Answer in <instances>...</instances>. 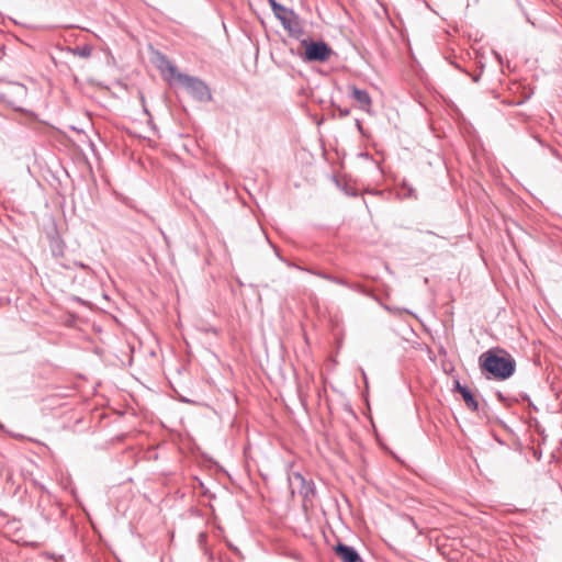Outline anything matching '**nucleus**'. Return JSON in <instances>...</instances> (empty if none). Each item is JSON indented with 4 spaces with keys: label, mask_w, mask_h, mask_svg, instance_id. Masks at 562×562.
I'll return each instance as SVG.
<instances>
[{
    "label": "nucleus",
    "mask_w": 562,
    "mask_h": 562,
    "mask_svg": "<svg viewBox=\"0 0 562 562\" xmlns=\"http://www.w3.org/2000/svg\"><path fill=\"white\" fill-rule=\"evenodd\" d=\"M346 193H347L348 195H356V192H355V191H350V190H347V191H346Z\"/></svg>",
    "instance_id": "16"
},
{
    "label": "nucleus",
    "mask_w": 562,
    "mask_h": 562,
    "mask_svg": "<svg viewBox=\"0 0 562 562\" xmlns=\"http://www.w3.org/2000/svg\"><path fill=\"white\" fill-rule=\"evenodd\" d=\"M199 538H200V541H202L205 538V535L204 533H200Z\"/></svg>",
    "instance_id": "18"
},
{
    "label": "nucleus",
    "mask_w": 562,
    "mask_h": 562,
    "mask_svg": "<svg viewBox=\"0 0 562 562\" xmlns=\"http://www.w3.org/2000/svg\"><path fill=\"white\" fill-rule=\"evenodd\" d=\"M350 97L359 104V108L367 112L371 113L372 108V99L367 90L359 89L357 86H350Z\"/></svg>",
    "instance_id": "6"
},
{
    "label": "nucleus",
    "mask_w": 562,
    "mask_h": 562,
    "mask_svg": "<svg viewBox=\"0 0 562 562\" xmlns=\"http://www.w3.org/2000/svg\"><path fill=\"white\" fill-rule=\"evenodd\" d=\"M166 70L181 83L194 100L203 103L212 100L211 89L202 79L180 72L169 60H166Z\"/></svg>",
    "instance_id": "2"
},
{
    "label": "nucleus",
    "mask_w": 562,
    "mask_h": 562,
    "mask_svg": "<svg viewBox=\"0 0 562 562\" xmlns=\"http://www.w3.org/2000/svg\"><path fill=\"white\" fill-rule=\"evenodd\" d=\"M338 113L340 117H346L350 114V110L348 108H338Z\"/></svg>",
    "instance_id": "13"
},
{
    "label": "nucleus",
    "mask_w": 562,
    "mask_h": 562,
    "mask_svg": "<svg viewBox=\"0 0 562 562\" xmlns=\"http://www.w3.org/2000/svg\"><path fill=\"white\" fill-rule=\"evenodd\" d=\"M356 126H357L358 131L362 133V124L359 120H356Z\"/></svg>",
    "instance_id": "14"
},
{
    "label": "nucleus",
    "mask_w": 562,
    "mask_h": 562,
    "mask_svg": "<svg viewBox=\"0 0 562 562\" xmlns=\"http://www.w3.org/2000/svg\"><path fill=\"white\" fill-rule=\"evenodd\" d=\"M403 190H406V192L403 193V195L405 198H414L415 196V191L412 187H407L406 184H404Z\"/></svg>",
    "instance_id": "12"
},
{
    "label": "nucleus",
    "mask_w": 562,
    "mask_h": 562,
    "mask_svg": "<svg viewBox=\"0 0 562 562\" xmlns=\"http://www.w3.org/2000/svg\"><path fill=\"white\" fill-rule=\"evenodd\" d=\"M75 56H79L81 58H88L91 56L92 48L89 45L77 46L69 49Z\"/></svg>",
    "instance_id": "10"
},
{
    "label": "nucleus",
    "mask_w": 562,
    "mask_h": 562,
    "mask_svg": "<svg viewBox=\"0 0 562 562\" xmlns=\"http://www.w3.org/2000/svg\"><path fill=\"white\" fill-rule=\"evenodd\" d=\"M315 276L322 278V279H325L329 282H333L335 284H339V285H342V286H346V288H349L353 291H361V286L357 283H350L348 282L347 280L345 279H341V278H337V277H334L331 274H328L326 272H323V271H318V272H314Z\"/></svg>",
    "instance_id": "8"
},
{
    "label": "nucleus",
    "mask_w": 562,
    "mask_h": 562,
    "mask_svg": "<svg viewBox=\"0 0 562 562\" xmlns=\"http://www.w3.org/2000/svg\"><path fill=\"white\" fill-rule=\"evenodd\" d=\"M290 487L292 493L297 492L304 501V504L314 496L315 485L313 481H307L300 472H294L289 476Z\"/></svg>",
    "instance_id": "5"
},
{
    "label": "nucleus",
    "mask_w": 562,
    "mask_h": 562,
    "mask_svg": "<svg viewBox=\"0 0 562 562\" xmlns=\"http://www.w3.org/2000/svg\"><path fill=\"white\" fill-rule=\"evenodd\" d=\"M385 308H386V310H389V311H392V312H394V313L400 312V310H398V308H394V310H393V308H390V306H386Z\"/></svg>",
    "instance_id": "15"
},
{
    "label": "nucleus",
    "mask_w": 562,
    "mask_h": 562,
    "mask_svg": "<svg viewBox=\"0 0 562 562\" xmlns=\"http://www.w3.org/2000/svg\"><path fill=\"white\" fill-rule=\"evenodd\" d=\"M480 80V75L473 76V81L477 82Z\"/></svg>",
    "instance_id": "17"
},
{
    "label": "nucleus",
    "mask_w": 562,
    "mask_h": 562,
    "mask_svg": "<svg viewBox=\"0 0 562 562\" xmlns=\"http://www.w3.org/2000/svg\"><path fill=\"white\" fill-rule=\"evenodd\" d=\"M453 390L454 392H458L462 394L468 387L465 385H462L458 379L453 381Z\"/></svg>",
    "instance_id": "11"
},
{
    "label": "nucleus",
    "mask_w": 562,
    "mask_h": 562,
    "mask_svg": "<svg viewBox=\"0 0 562 562\" xmlns=\"http://www.w3.org/2000/svg\"><path fill=\"white\" fill-rule=\"evenodd\" d=\"M467 407L473 412H476L479 409V402L476 400V397L474 396V394L469 390L467 389L462 394H461Z\"/></svg>",
    "instance_id": "9"
},
{
    "label": "nucleus",
    "mask_w": 562,
    "mask_h": 562,
    "mask_svg": "<svg viewBox=\"0 0 562 562\" xmlns=\"http://www.w3.org/2000/svg\"><path fill=\"white\" fill-rule=\"evenodd\" d=\"M302 45L305 47L304 60L325 63L333 55L331 47L324 41L303 40Z\"/></svg>",
    "instance_id": "4"
},
{
    "label": "nucleus",
    "mask_w": 562,
    "mask_h": 562,
    "mask_svg": "<svg viewBox=\"0 0 562 562\" xmlns=\"http://www.w3.org/2000/svg\"><path fill=\"white\" fill-rule=\"evenodd\" d=\"M334 551L342 562H363L357 550L353 547L347 546L345 543L339 542L337 546H335Z\"/></svg>",
    "instance_id": "7"
},
{
    "label": "nucleus",
    "mask_w": 562,
    "mask_h": 562,
    "mask_svg": "<svg viewBox=\"0 0 562 562\" xmlns=\"http://www.w3.org/2000/svg\"><path fill=\"white\" fill-rule=\"evenodd\" d=\"M479 362L483 372L497 380L510 378L516 369V362L509 355L499 356L492 350L483 352Z\"/></svg>",
    "instance_id": "1"
},
{
    "label": "nucleus",
    "mask_w": 562,
    "mask_h": 562,
    "mask_svg": "<svg viewBox=\"0 0 562 562\" xmlns=\"http://www.w3.org/2000/svg\"><path fill=\"white\" fill-rule=\"evenodd\" d=\"M268 3L274 16L280 21L283 29L288 31L290 36L299 40L304 35L301 19L292 9L280 4L277 0H268Z\"/></svg>",
    "instance_id": "3"
}]
</instances>
